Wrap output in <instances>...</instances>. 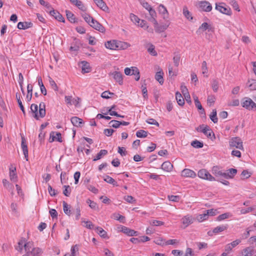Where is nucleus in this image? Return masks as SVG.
<instances>
[{
    "label": "nucleus",
    "instance_id": "1",
    "mask_svg": "<svg viewBox=\"0 0 256 256\" xmlns=\"http://www.w3.org/2000/svg\"><path fill=\"white\" fill-rule=\"evenodd\" d=\"M31 112L34 114V117L37 120L40 118H43L46 116V105L44 102H41L39 105V111L37 104H33L30 106Z\"/></svg>",
    "mask_w": 256,
    "mask_h": 256
},
{
    "label": "nucleus",
    "instance_id": "2",
    "mask_svg": "<svg viewBox=\"0 0 256 256\" xmlns=\"http://www.w3.org/2000/svg\"><path fill=\"white\" fill-rule=\"evenodd\" d=\"M130 45L125 42L118 41L116 40H112L108 41L105 43V46L108 49L116 50H124L128 48Z\"/></svg>",
    "mask_w": 256,
    "mask_h": 256
},
{
    "label": "nucleus",
    "instance_id": "3",
    "mask_svg": "<svg viewBox=\"0 0 256 256\" xmlns=\"http://www.w3.org/2000/svg\"><path fill=\"white\" fill-rule=\"evenodd\" d=\"M196 130L198 132H202L208 138H210L212 140H214L216 138L214 132L210 128V127L208 126L201 124L196 128Z\"/></svg>",
    "mask_w": 256,
    "mask_h": 256
},
{
    "label": "nucleus",
    "instance_id": "4",
    "mask_svg": "<svg viewBox=\"0 0 256 256\" xmlns=\"http://www.w3.org/2000/svg\"><path fill=\"white\" fill-rule=\"evenodd\" d=\"M229 144L230 148H236L244 150L242 142L239 137H234L230 138L229 141Z\"/></svg>",
    "mask_w": 256,
    "mask_h": 256
},
{
    "label": "nucleus",
    "instance_id": "5",
    "mask_svg": "<svg viewBox=\"0 0 256 256\" xmlns=\"http://www.w3.org/2000/svg\"><path fill=\"white\" fill-rule=\"evenodd\" d=\"M242 107L248 110H256V104L250 98H244L242 99Z\"/></svg>",
    "mask_w": 256,
    "mask_h": 256
},
{
    "label": "nucleus",
    "instance_id": "6",
    "mask_svg": "<svg viewBox=\"0 0 256 256\" xmlns=\"http://www.w3.org/2000/svg\"><path fill=\"white\" fill-rule=\"evenodd\" d=\"M153 24H154V28L156 32L158 33L164 32L167 29L169 26V24L168 22L162 24H159L156 20H153Z\"/></svg>",
    "mask_w": 256,
    "mask_h": 256
},
{
    "label": "nucleus",
    "instance_id": "7",
    "mask_svg": "<svg viewBox=\"0 0 256 256\" xmlns=\"http://www.w3.org/2000/svg\"><path fill=\"white\" fill-rule=\"evenodd\" d=\"M198 6L202 11L209 12L212 10V6L206 0H202L198 2Z\"/></svg>",
    "mask_w": 256,
    "mask_h": 256
},
{
    "label": "nucleus",
    "instance_id": "8",
    "mask_svg": "<svg viewBox=\"0 0 256 256\" xmlns=\"http://www.w3.org/2000/svg\"><path fill=\"white\" fill-rule=\"evenodd\" d=\"M91 23L92 24H90V26L94 28L95 30L101 32H105L106 30L104 27L96 20H92V21H91Z\"/></svg>",
    "mask_w": 256,
    "mask_h": 256
},
{
    "label": "nucleus",
    "instance_id": "9",
    "mask_svg": "<svg viewBox=\"0 0 256 256\" xmlns=\"http://www.w3.org/2000/svg\"><path fill=\"white\" fill-rule=\"evenodd\" d=\"M81 45L80 40L79 39L74 38L70 48V50L77 52L79 50Z\"/></svg>",
    "mask_w": 256,
    "mask_h": 256
},
{
    "label": "nucleus",
    "instance_id": "10",
    "mask_svg": "<svg viewBox=\"0 0 256 256\" xmlns=\"http://www.w3.org/2000/svg\"><path fill=\"white\" fill-rule=\"evenodd\" d=\"M110 74L112 76L115 81L118 82L119 84L122 85L123 84V76L121 72L115 71L111 73Z\"/></svg>",
    "mask_w": 256,
    "mask_h": 256
},
{
    "label": "nucleus",
    "instance_id": "11",
    "mask_svg": "<svg viewBox=\"0 0 256 256\" xmlns=\"http://www.w3.org/2000/svg\"><path fill=\"white\" fill-rule=\"evenodd\" d=\"M10 170V180L16 182L18 180V176L16 173V168L12 164H10L9 168Z\"/></svg>",
    "mask_w": 256,
    "mask_h": 256
},
{
    "label": "nucleus",
    "instance_id": "12",
    "mask_svg": "<svg viewBox=\"0 0 256 256\" xmlns=\"http://www.w3.org/2000/svg\"><path fill=\"white\" fill-rule=\"evenodd\" d=\"M216 9L220 12L221 13L226 15L230 16L232 14L231 10L228 6L224 7L222 6L218 5L216 4Z\"/></svg>",
    "mask_w": 256,
    "mask_h": 256
},
{
    "label": "nucleus",
    "instance_id": "13",
    "mask_svg": "<svg viewBox=\"0 0 256 256\" xmlns=\"http://www.w3.org/2000/svg\"><path fill=\"white\" fill-rule=\"evenodd\" d=\"M121 231L128 236H137L138 232L134 230L130 229L126 226H122Z\"/></svg>",
    "mask_w": 256,
    "mask_h": 256
},
{
    "label": "nucleus",
    "instance_id": "14",
    "mask_svg": "<svg viewBox=\"0 0 256 256\" xmlns=\"http://www.w3.org/2000/svg\"><path fill=\"white\" fill-rule=\"evenodd\" d=\"M50 14L53 16L56 20L60 22H64L65 20L64 18L62 16L58 11L54 10L52 9V10H51L48 12Z\"/></svg>",
    "mask_w": 256,
    "mask_h": 256
},
{
    "label": "nucleus",
    "instance_id": "15",
    "mask_svg": "<svg viewBox=\"0 0 256 256\" xmlns=\"http://www.w3.org/2000/svg\"><path fill=\"white\" fill-rule=\"evenodd\" d=\"M21 146L23 151L26 160H28V149L27 145L26 144V140L24 136H22Z\"/></svg>",
    "mask_w": 256,
    "mask_h": 256
},
{
    "label": "nucleus",
    "instance_id": "16",
    "mask_svg": "<svg viewBox=\"0 0 256 256\" xmlns=\"http://www.w3.org/2000/svg\"><path fill=\"white\" fill-rule=\"evenodd\" d=\"M182 222L184 225V228H185L193 222V218L192 216L187 215L182 218Z\"/></svg>",
    "mask_w": 256,
    "mask_h": 256
},
{
    "label": "nucleus",
    "instance_id": "17",
    "mask_svg": "<svg viewBox=\"0 0 256 256\" xmlns=\"http://www.w3.org/2000/svg\"><path fill=\"white\" fill-rule=\"evenodd\" d=\"M32 26L33 24L31 22H19L18 24L17 28L20 30H26L28 28H32Z\"/></svg>",
    "mask_w": 256,
    "mask_h": 256
},
{
    "label": "nucleus",
    "instance_id": "18",
    "mask_svg": "<svg viewBox=\"0 0 256 256\" xmlns=\"http://www.w3.org/2000/svg\"><path fill=\"white\" fill-rule=\"evenodd\" d=\"M182 176L186 178H194L196 174L191 170L186 168L182 172Z\"/></svg>",
    "mask_w": 256,
    "mask_h": 256
},
{
    "label": "nucleus",
    "instance_id": "19",
    "mask_svg": "<svg viewBox=\"0 0 256 256\" xmlns=\"http://www.w3.org/2000/svg\"><path fill=\"white\" fill-rule=\"evenodd\" d=\"M212 174L217 178L224 177L226 176V172H224L222 170H220L218 167L214 166L212 169Z\"/></svg>",
    "mask_w": 256,
    "mask_h": 256
},
{
    "label": "nucleus",
    "instance_id": "20",
    "mask_svg": "<svg viewBox=\"0 0 256 256\" xmlns=\"http://www.w3.org/2000/svg\"><path fill=\"white\" fill-rule=\"evenodd\" d=\"M237 173V170L235 168H230L226 172L224 178L226 179L232 178Z\"/></svg>",
    "mask_w": 256,
    "mask_h": 256
},
{
    "label": "nucleus",
    "instance_id": "21",
    "mask_svg": "<svg viewBox=\"0 0 256 256\" xmlns=\"http://www.w3.org/2000/svg\"><path fill=\"white\" fill-rule=\"evenodd\" d=\"M172 164L168 161L164 162L161 166L162 169L168 172L172 171Z\"/></svg>",
    "mask_w": 256,
    "mask_h": 256
},
{
    "label": "nucleus",
    "instance_id": "22",
    "mask_svg": "<svg viewBox=\"0 0 256 256\" xmlns=\"http://www.w3.org/2000/svg\"><path fill=\"white\" fill-rule=\"evenodd\" d=\"M82 72L83 74L88 73L91 70L89 64L86 61L82 62Z\"/></svg>",
    "mask_w": 256,
    "mask_h": 256
},
{
    "label": "nucleus",
    "instance_id": "23",
    "mask_svg": "<svg viewBox=\"0 0 256 256\" xmlns=\"http://www.w3.org/2000/svg\"><path fill=\"white\" fill-rule=\"evenodd\" d=\"M94 1L97 6L104 11H106L108 10V7L103 0H94Z\"/></svg>",
    "mask_w": 256,
    "mask_h": 256
},
{
    "label": "nucleus",
    "instance_id": "24",
    "mask_svg": "<svg viewBox=\"0 0 256 256\" xmlns=\"http://www.w3.org/2000/svg\"><path fill=\"white\" fill-rule=\"evenodd\" d=\"M70 120L72 124L77 127L80 126V124H83L82 120L77 116L72 117Z\"/></svg>",
    "mask_w": 256,
    "mask_h": 256
},
{
    "label": "nucleus",
    "instance_id": "25",
    "mask_svg": "<svg viewBox=\"0 0 256 256\" xmlns=\"http://www.w3.org/2000/svg\"><path fill=\"white\" fill-rule=\"evenodd\" d=\"M158 12L163 16L164 18H168V12L166 8L162 4H160L158 8Z\"/></svg>",
    "mask_w": 256,
    "mask_h": 256
},
{
    "label": "nucleus",
    "instance_id": "26",
    "mask_svg": "<svg viewBox=\"0 0 256 256\" xmlns=\"http://www.w3.org/2000/svg\"><path fill=\"white\" fill-rule=\"evenodd\" d=\"M28 94L26 96V100L28 102H30L32 98V86L30 84H28L27 86Z\"/></svg>",
    "mask_w": 256,
    "mask_h": 256
},
{
    "label": "nucleus",
    "instance_id": "27",
    "mask_svg": "<svg viewBox=\"0 0 256 256\" xmlns=\"http://www.w3.org/2000/svg\"><path fill=\"white\" fill-rule=\"evenodd\" d=\"M176 98L178 105L182 106L184 104V98L180 92H176Z\"/></svg>",
    "mask_w": 256,
    "mask_h": 256
},
{
    "label": "nucleus",
    "instance_id": "28",
    "mask_svg": "<svg viewBox=\"0 0 256 256\" xmlns=\"http://www.w3.org/2000/svg\"><path fill=\"white\" fill-rule=\"evenodd\" d=\"M254 254V250L250 247H247L242 251V256H251Z\"/></svg>",
    "mask_w": 256,
    "mask_h": 256
},
{
    "label": "nucleus",
    "instance_id": "29",
    "mask_svg": "<svg viewBox=\"0 0 256 256\" xmlns=\"http://www.w3.org/2000/svg\"><path fill=\"white\" fill-rule=\"evenodd\" d=\"M66 13L68 20L70 22L74 23L76 22L74 15L71 12L68 10H66Z\"/></svg>",
    "mask_w": 256,
    "mask_h": 256
},
{
    "label": "nucleus",
    "instance_id": "30",
    "mask_svg": "<svg viewBox=\"0 0 256 256\" xmlns=\"http://www.w3.org/2000/svg\"><path fill=\"white\" fill-rule=\"evenodd\" d=\"M54 132H52L50 134V138L52 137V140L50 142L54 141L56 139V140L59 142H62V136H61V134L60 132H56V136H54Z\"/></svg>",
    "mask_w": 256,
    "mask_h": 256
},
{
    "label": "nucleus",
    "instance_id": "31",
    "mask_svg": "<svg viewBox=\"0 0 256 256\" xmlns=\"http://www.w3.org/2000/svg\"><path fill=\"white\" fill-rule=\"evenodd\" d=\"M108 150H102L100 151V152L96 154V157L94 158V161H96L98 160H100L102 156L106 155L108 154Z\"/></svg>",
    "mask_w": 256,
    "mask_h": 256
},
{
    "label": "nucleus",
    "instance_id": "32",
    "mask_svg": "<svg viewBox=\"0 0 256 256\" xmlns=\"http://www.w3.org/2000/svg\"><path fill=\"white\" fill-rule=\"evenodd\" d=\"M163 75L164 72L162 71H160L157 72L155 76V78L160 84H162L164 83Z\"/></svg>",
    "mask_w": 256,
    "mask_h": 256
},
{
    "label": "nucleus",
    "instance_id": "33",
    "mask_svg": "<svg viewBox=\"0 0 256 256\" xmlns=\"http://www.w3.org/2000/svg\"><path fill=\"white\" fill-rule=\"evenodd\" d=\"M228 228L227 225H222L218 226L213 229L214 234H218L224 231Z\"/></svg>",
    "mask_w": 256,
    "mask_h": 256
},
{
    "label": "nucleus",
    "instance_id": "34",
    "mask_svg": "<svg viewBox=\"0 0 256 256\" xmlns=\"http://www.w3.org/2000/svg\"><path fill=\"white\" fill-rule=\"evenodd\" d=\"M16 99L17 100V102H18V104L20 108V109L22 111V113L24 114V115L26 114V112H25V110H24V106L22 104V102L20 100V95L18 94V93H16Z\"/></svg>",
    "mask_w": 256,
    "mask_h": 256
},
{
    "label": "nucleus",
    "instance_id": "35",
    "mask_svg": "<svg viewBox=\"0 0 256 256\" xmlns=\"http://www.w3.org/2000/svg\"><path fill=\"white\" fill-rule=\"evenodd\" d=\"M82 16L84 18V20L90 26L91 24V21L94 20V18L91 16L89 14L86 13L82 14Z\"/></svg>",
    "mask_w": 256,
    "mask_h": 256
},
{
    "label": "nucleus",
    "instance_id": "36",
    "mask_svg": "<svg viewBox=\"0 0 256 256\" xmlns=\"http://www.w3.org/2000/svg\"><path fill=\"white\" fill-rule=\"evenodd\" d=\"M104 180L108 184H112L114 186H118L117 182L113 178L108 176H106V178H104Z\"/></svg>",
    "mask_w": 256,
    "mask_h": 256
},
{
    "label": "nucleus",
    "instance_id": "37",
    "mask_svg": "<svg viewBox=\"0 0 256 256\" xmlns=\"http://www.w3.org/2000/svg\"><path fill=\"white\" fill-rule=\"evenodd\" d=\"M97 230V232L100 235V236L103 238H107V232L104 230L102 228L98 226L96 228Z\"/></svg>",
    "mask_w": 256,
    "mask_h": 256
},
{
    "label": "nucleus",
    "instance_id": "38",
    "mask_svg": "<svg viewBox=\"0 0 256 256\" xmlns=\"http://www.w3.org/2000/svg\"><path fill=\"white\" fill-rule=\"evenodd\" d=\"M150 14V17L148 18L149 21L153 23V20H156V13L154 10L152 8L148 10Z\"/></svg>",
    "mask_w": 256,
    "mask_h": 256
},
{
    "label": "nucleus",
    "instance_id": "39",
    "mask_svg": "<svg viewBox=\"0 0 256 256\" xmlns=\"http://www.w3.org/2000/svg\"><path fill=\"white\" fill-rule=\"evenodd\" d=\"M62 204L64 212L66 214L70 216V214H71V210H70V208L69 207L68 204L64 201L62 202Z\"/></svg>",
    "mask_w": 256,
    "mask_h": 256
},
{
    "label": "nucleus",
    "instance_id": "40",
    "mask_svg": "<svg viewBox=\"0 0 256 256\" xmlns=\"http://www.w3.org/2000/svg\"><path fill=\"white\" fill-rule=\"evenodd\" d=\"M183 14L187 19L189 20H192V16L191 14L188 11L186 6H184L183 8Z\"/></svg>",
    "mask_w": 256,
    "mask_h": 256
},
{
    "label": "nucleus",
    "instance_id": "41",
    "mask_svg": "<svg viewBox=\"0 0 256 256\" xmlns=\"http://www.w3.org/2000/svg\"><path fill=\"white\" fill-rule=\"evenodd\" d=\"M208 172L205 169H202L198 172V176L204 179L208 176Z\"/></svg>",
    "mask_w": 256,
    "mask_h": 256
},
{
    "label": "nucleus",
    "instance_id": "42",
    "mask_svg": "<svg viewBox=\"0 0 256 256\" xmlns=\"http://www.w3.org/2000/svg\"><path fill=\"white\" fill-rule=\"evenodd\" d=\"M191 145L194 148H202L204 146V144L198 140H194L192 142Z\"/></svg>",
    "mask_w": 256,
    "mask_h": 256
},
{
    "label": "nucleus",
    "instance_id": "43",
    "mask_svg": "<svg viewBox=\"0 0 256 256\" xmlns=\"http://www.w3.org/2000/svg\"><path fill=\"white\" fill-rule=\"evenodd\" d=\"M166 242L165 240L160 237L156 238L154 241L156 244L161 246H165Z\"/></svg>",
    "mask_w": 256,
    "mask_h": 256
},
{
    "label": "nucleus",
    "instance_id": "44",
    "mask_svg": "<svg viewBox=\"0 0 256 256\" xmlns=\"http://www.w3.org/2000/svg\"><path fill=\"white\" fill-rule=\"evenodd\" d=\"M33 246V244L32 242H24V248L25 250V251L26 252V254H28L30 252V249L32 248Z\"/></svg>",
    "mask_w": 256,
    "mask_h": 256
},
{
    "label": "nucleus",
    "instance_id": "45",
    "mask_svg": "<svg viewBox=\"0 0 256 256\" xmlns=\"http://www.w3.org/2000/svg\"><path fill=\"white\" fill-rule=\"evenodd\" d=\"M210 28V26L207 22L202 23L201 26L198 28V30L196 31V33L198 34L200 32V30L202 31L206 30H208Z\"/></svg>",
    "mask_w": 256,
    "mask_h": 256
},
{
    "label": "nucleus",
    "instance_id": "46",
    "mask_svg": "<svg viewBox=\"0 0 256 256\" xmlns=\"http://www.w3.org/2000/svg\"><path fill=\"white\" fill-rule=\"evenodd\" d=\"M210 118L214 123L216 124L218 122V119L216 116V109L212 110L210 115Z\"/></svg>",
    "mask_w": 256,
    "mask_h": 256
},
{
    "label": "nucleus",
    "instance_id": "47",
    "mask_svg": "<svg viewBox=\"0 0 256 256\" xmlns=\"http://www.w3.org/2000/svg\"><path fill=\"white\" fill-rule=\"evenodd\" d=\"M136 136L138 138H146L148 136V132L140 130L136 132Z\"/></svg>",
    "mask_w": 256,
    "mask_h": 256
},
{
    "label": "nucleus",
    "instance_id": "48",
    "mask_svg": "<svg viewBox=\"0 0 256 256\" xmlns=\"http://www.w3.org/2000/svg\"><path fill=\"white\" fill-rule=\"evenodd\" d=\"M110 126L114 128H117L120 126V121L116 120H112L109 122Z\"/></svg>",
    "mask_w": 256,
    "mask_h": 256
},
{
    "label": "nucleus",
    "instance_id": "49",
    "mask_svg": "<svg viewBox=\"0 0 256 256\" xmlns=\"http://www.w3.org/2000/svg\"><path fill=\"white\" fill-rule=\"evenodd\" d=\"M248 83H250L248 87L250 90H256V80H248Z\"/></svg>",
    "mask_w": 256,
    "mask_h": 256
},
{
    "label": "nucleus",
    "instance_id": "50",
    "mask_svg": "<svg viewBox=\"0 0 256 256\" xmlns=\"http://www.w3.org/2000/svg\"><path fill=\"white\" fill-rule=\"evenodd\" d=\"M64 188L63 190V194L66 196H69L71 192V188L69 186H64Z\"/></svg>",
    "mask_w": 256,
    "mask_h": 256
},
{
    "label": "nucleus",
    "instance_id": "51",
    "mask_svg": "<svg viewBox=\"0 0 256 256\" xmlns=\"http://www.w3.org/2000/svg\"><path fill=\"white\" fill-rule=\"evenodd\" d=\"M230 216V214L228 212L219 215L217 217V220L218 221H221L222 220H224L226 218H228Z\"/></svg>",
    "mask_w": 256,
    "mask_h": 256
},
{
    "label": "nucleus",
    "instance_id": "52",
    "mask_svg": "<svg viewBox=\"0 0 256 256\" xmlns=\"http://www.w3.org/2000/svg\"><path fill=\"white\" fill-rule=\"evenodd\" d=\"M180 58V54H176L173 58V62L176 66L178 67L179 66V62Z\"/></svg>",
    "mask_w": 256,
    "mask_h": 256
},
{
    "label": "nucleus",
    "instance_id": "53",
    "mask_svg": "<svg viewBox=\"0 0 256 256\" xmlns=\"http://www.w3.org/2000/svg\"><path fill=\"white\" fill-rule=\"evenodd\" d=\"M48 190L52 196H54L58 194L56 190L54 189L50 184L48 185Z\"/></svg>",
    "mask_w": 256,
    "mask_h": 256
},
{
    "label": "nucleus",
    "instance_id": "54",
    "mask_svg": "<svg viewBox=\"0 0 256 256\" xmlns=\"http://www.w3.org/2000/svg\"><path fill=\"white\" fill-rule=\"evenodd\" d=\"M130 18L131 20L134 24H139L140 20L135 14H131L130 15Z\"/></svg>",
    "mask_w": 256,
    "mask_h": 256
},
{
    "label": "nucleus",
    "instance_id": "55",
    "mask_svg": "<svg viewBox=\"0 0 256 256\" xmlns=\"http://www.w3.org/2000/svg\"><path fill=\"white\" fill-rule=\"evenodd\" d=\"M212 86L213 90L216 92L218 89V82L216 80H213L212 82Z\"/></svg>",
    "mask_w": 256,
    "mask_h": 256
},
{
    "label": "nucleus",
    "instance_id": "56",
    "mask_svg": "<svg viewBox=\"0 0 256 256\" xmlns=\"http://www.w3.org/2000/svg\"><path fill=\"white\" fill-rule=\"evenodd\" d=\"M25 242V239H22L20 240L18 242V246L16 248V249L19 251L22 252V250L23 247H24Z\"/></svg>",
    "mask_w": 256,
    "mask_h": 256
},
{
    "label": "nucleus",
    "instance_id": "57",
    "mask_svg": "<svg viewBox=\"0 0 256 256\" xmlns=\"http://www.w3.org/2000/svg\"><path fill=\"white\" fill-rule=\"evenodd\" d=\"M76 6H77L78 9H80V10H81L82 12L86 11V10H87L86 8L84 6L82 2L80 0H79V2H78V3L76 4Z\"/></svg>",
    "mask_w": 256,
    "mask_h": 256
},
{
    "label": "nucleus",
    "instance_id": "58",
    "mask_svg": "<svg viewBox=\"0 0 256 256\" xmlns=\"http://www.w3.org/2000/svg\"><path fill=\"white\" fill-rule=\"evenodd\" d=\"M148 51L152 56H156L158 54L154 50V46L152 44H150V48L148 49Z\"/></svg>",
    "mask_w": 256,
    "mask_h": 256
},
{
    "label": "nucleus",
    "instance_id": "59",
    "mask_svg": "<svg viewBox=\"0 0 256 256\" xmlns=\"http://www.w3.org/2000/svg\"><path fill=\"white\" fill-rule=\"evenodd\" d=\"M140 4L148 10H149L152 8L151 6L148 4V2H145L144 0H139Z\"/></svg>",
    "mask_w": 256,
    "mask_h": 256
},
{
    "label": "nucleus",
    "instance_id": "60",
    "mask_svg": "<svg viewBox=\"0 0 256 256\" xmlns=\"http://www.w3.org/2000/svg\"><path fill=\"white\" fill-rule=\"evenodd\" d=\"M208 218V214L206 213H204L203 214H199L197 219L199 222H202L204 220H206Z\"/></svg>",
    "mask_w": 256,
    "mask_h": 256
},
{
    "label": "nucleus",
    "instance_id": "61",
    "mask_svg": "<svg viewBox=\"0 0 256 256\" xmlns=\"http://www.w3.org/2000/svg\"><path fill=\"white\" fill-rule=\"evenodd\" d=\"M50 86L54 90V91H58V87L55 82L52 78H50Z\"/></svg>",
    "mask_w": 256,
    "mask_h": 256
},
{
    "label": "nucleus",
    "instance_id": "62",
    "mask_svg": "<svg viewBox=\"0 0 256 256\" xmlns=\"http://www.w3.org/2000/svg\"><path fill=\"white\" fill-rule=\"evenodd\" d=\"M124 200L127 202L132 204L136 202V200L131 196H126L124 197Z\"/></svg>",
    "mask_w": 256,
    "mask_h": 256
},
{
    "label": "nucleus",
    "instance_id": "63",
    "mask_svg": "<svg viewBox=\"0 0 256 256\" xmlns=\"http://www.w3.org/2000/svg\"><path fill=\"white\" fill-rule=\"evenodd\" d=\"M202 73L203 74H207L208 70L207 67V63L206 61H203L202 65Z\"/></svg>",
    "mask_w": 256,
    "mask_h": 256
},
{
    "label": "nucleus",
    "instance_id": "64",
    "mask_svg": "<svg viewBox=\"0 0 256 256\" xmlns=\"http://www.w3.org/2000/svg\"><path fill=\"white\" fill-rule=\"evenodd\" d=\"M34 256H37L42 252V250L38 248H34L30 252Z\"/></svg>",
    "mask_w": 256,
    "mask_h": 256
}]
</instances>
